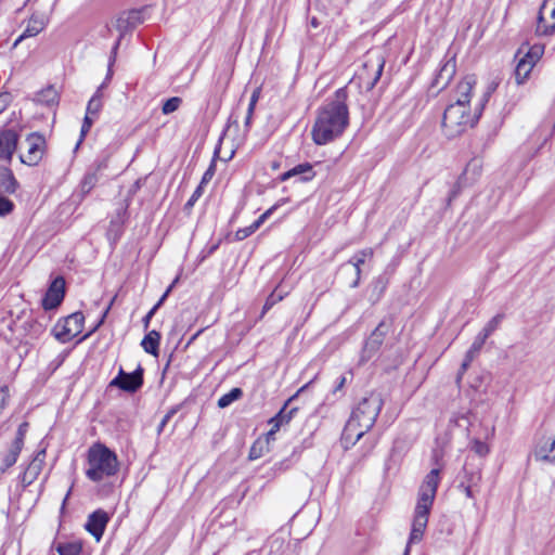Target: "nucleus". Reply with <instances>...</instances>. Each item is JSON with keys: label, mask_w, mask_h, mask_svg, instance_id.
I'll list each match as a JSON object with an SVG mask.
<instances>
[{"label": "nucleus", "mask_w": 555, "mask_h": 555, "mask_svg": "<svg viewBox=\"0 0 555 555\" xmlns=\"http://www.w3.org/2000/svg\"><path fill=\"white\" fill-rule=\"evenodd\" d=\"M475 85V76H466L456 87L455 102L444 109L442 129L448 138H454L461 134L467 127H473L478 121L486 103L496 88V85L491 83L472 113L469 108V101Z\"/></svg>", "instance_id": "1"}, {"label": "nucleus", "mask_w": 555, "mask_h": 555, "mask_svg": "<svg viewBox=\"0 0 555 555\" xmlns=\"http://www.w3.org/2000/svg\"><path fill=\"white\" fill-rule=\"evenodd\" d=\"M347 98V89L339 88L334 98L319 109L311 132L315 144H327L343 134L349 125Z\"/></svg>", "instance_id": "2"}, {"label": "nucleus", "mask_w": 555, "mask_h": 555, "mask_svg": "<svg viewBox=\"0 0 555 555\" xmlns=\"http://www.w3.org/2000/svg\"><path fill=\"white\" fill-rule=\"evenodd\" d=\"M439 483V468L431 469L423 479L417 493V502L414 509V517L409 542L403 555H409L410 545L412 543H418L423 539Z\"/></svg>", "instance_id": "3"}, {"label": "nucleus", "mask_w": 555, "mask_h": 555, "mask_svg": "<svg viewBox=\"0 0 555 555\" xmlns=\"http://www.w3.org/2000/svg\"><path fill=\"white\" fill-rule=\"evenodd\" d=\"M87 465L86 476L93 482H101L113 477L119 470V461L116 453L100 442L89 448Z\"/></svg>", "instance_id": "4"}, {"label": "nucleus", "mask_w": 555, "mask_h": 555, "mask_svg": "<svg viewBox=\"0 0 555 555\" xmlns=\"http://www.w3.org/2000/svg\"><path fill=\"white\" fill-rule=\"evenodd\" d=\"M383 400L379 395L371 393L363 398L351 413V418L360 424L362 429H371L382 410Z\"/></svg>", "instance_id": "5"}, {"label": "nucleus", "mask_w": 555, "mask_h": 555, "mask_svg": "<svg viewBox=\"0 0 555 555\" xmlns=\"http://www.w3.org/2000/svg\"><path fill=\"white\" fill-rule=\"evenodd\" d=\"M385 66V57L378 50H370L364 55L362 68L359 73V78L365 85L367 90H371L380 79Z\"/></svg>", "instance_id": "6"}, {"label": "nucleus", "mask_w": 555, "mask_h": 555, "mask_svg": "<svg viewBox=\"0 0 555 555\" xmlns=\"http://www.w3.org/2000/svg\"><path fill=\"white\" fill-rule=\"evenodd\" d=\"M85 317L81 312H74L60 320L52 328V334L61 343H68L79 335L83 328Z\"/></svg>", "instance_id": "7"}, {"label": "nucleus", "mask_w": 555, "mask_h": 555, "mask_svg": "<svg viewBox=\"0 0 555 555\" xmlns=\"http://www.w3.org/2000/svg\"><path fill=\"white\" fill-rule=\"evenodd\" d=\"M46 139L39 132L29 133L25 139V153L21 154L20 159L27 166H37L46 153Z\"/></svg>", "instance_id": "8"}, {"label": "nucleus", "mask_w": 555, "mask_h": 555, "mask_svg": "<svg viewBox=\"0 0 555 555\" xmlns=\"http://www.w3.org/2000/svg\"><path fill=\"white\" fill-rule=\"evenodd\" d=\"M390 325V322L383 320L372 332L370 337L366 339L362 350V362L370 360L379 350L386 335L389 332Z\"/></svg>", "instance_id": "9"}, {"label": "nucleus", "mask_w": 555, "mask_h": 555, "mask_svg": "<svg viewBox=\"0 0 555 555\" xmlns=\"http://www.w3.org/2000/svg\"><path fill=\"white\" fill-rule=\"evenodd\" d=\"M143 385V369L139 366L132 373H126L122 369L119 370L117 376L112 379L109 386L118 387L127 392H135Z\"/></svg>", "instance_id": "10"}, {"label": "nucleus", "mask_w": 555, "mask_h": 555, "mask_svg": "<svg viewBox=\"0 0 555 555\" xmlns=\"http://www.w3.org/2000/svg\"><path fill=\"white\" fill-rule=\"evenodd\" d=\"M555 31V0H544L537 25V34L547 36Z\"/></svg>", "instance_id": "11"}, {"label": "nucleus", "mask_w": 555, "mask_h": 555, "mask_svg": "<svg viewBox=\"0 0 555 555\" xmlns=\"http://www.w3.org/2000/svg\"><path fill=\"white\" fill-rule=\"evenodd\" d=\"M138 17V14L137 13H129V14H122L120 16L117 17L114 26L116 27V29L119 31V37L117 39V41L115 42L113 49H112V53H111V56H109V63H108V75L107 77H111L112 75V66L116 60V54H117V50H118V47L120 44V40L122 38V36L129 30L131 29L133 26H134V21L137 20Z\"/></svg>", "instance_id": "12"}, {"label": "nucleus", "mask_w": 555, "mask_h": 555, "mask_svg": "<svg viewBox=\"0 0 555 555\" xmlns=\"http://www.w3.org/2000/svg\"><path fill=\"white\" fill-rule=\"evenodd\" d=\"M65 295V280L62 276L55 278L49 286L42 299L44 310H52L61 305Z\"/></svg>", "instance_id": "13"}, {"label": "nucleus", "mask_w": 555, "mask_h": 555, "mask_svg": "<svg viewBox=\"0 0 555 555\" xmlns=\"http://www.w3.org/2000/svg\"><path fill=\"white\" fill-rule=\"evenodd\" d=\"M108 521V514L104 509L99 508L88 516L85 529L95 539L96 542H100Z\"/></svg>", "instance_id": "14"}, {"label": "nucleus", "mask_w": 555, "mask_h": 555, "mask_svg": "<svg viewBox=\"0 0 555 555\" xmlns=\"http://www.w3.org/2000/svg\"><path fill=\"white\" fill-rule=\"evenodd\" d=\"M17 141L18 135L14 130L4 129L0 131V159L11 160Z\"/></svg>", "instance_id": "15"}, {"label": "nucleus", "mask_w": 555, "mask_h": 555, "mask_svg": "<svg viewBox=\"0 0 555 555\" xmlns=\"http://www.w3.org/2000/svg\"><path fill=\"white\" fill-rule=\"evenodd\" d=\"M367 431H369V429H362V427H360V424L358 422H356L354 420L349 417V420L347 421V424L344 428L343 436H341V440H343L345 448L354 446L356 442L360 438H362Z\"/></svg>", "instance_id": "16"}, {"label": "nucleus", "mask_w": 555, "mask_h": 555, "mask_svg": "<svg viewBox=\"0 0 555 555\" xmlns=\"http://www.w3.org/2000/svg\"><path fill=\"white\" fill-rule=\"evenodd\" d=\"M286 202L287 199L285 198L279 201L275 205H273L272 207L267 209L262 215H260L259 218L255 220L250 225L237 230L235 233L237 240H245L254 232H256L263 224V222L274 212V210Z\"/></svg>", "instance_id": "17"}, {"label": "nucleus", "mask_w": 555, "mask_h": 555, "mask_svg": "<svg viewBox=\"0 0 555 555\" xmlns=\"http://www.w3.org/2000/svg\"><path fill=\"white\" fill-rule=\"evenodd\" d=\"M314 171L312 168V165L309 163H304L295 166L294 168L289 169L288 171L282 173L280 176L281 181H286L293 177H299V181L307 182L313 179Z\"/></svg>", "instance_id": "18"}, {"label": "nucleus", "mask_w": 555, "mask_h": 555, "mask_svg": "<svg viewBox=\"0 0 555 555\" xmlns=\"http://www.w3.org/2000/svg\"><path fill=\"white\" fill-rule=\"evenodd\" d=\"M373 254L374 253L372 248H364L359 250L348 260L347 263L353 266L356 271V279L352 282L351 287L356 288L359 286L361 280V266L367 258H372Z\"/></svg>", "instance_id": "19"}, {"label": "nucleus", "mask_w": 555, "mask_h": 555, "mask_svg": "<svg viewBox=\"0 0 555 555\" xmlns=\"http://www.w3.org/2000/svg\"><path fill=\"white\" fill-rule=\"evenodd\" d=\"M455 70H456L455 60H453V59L448 60L441 66L440 70L436 77V80H435L436 86L440 89H443L444 87H447L448 83L453 78Z\"/></svg>", "instance_id": "20"}, {"label": "nucleus", "mask_w": 555, "mask_h": 555, "mask_svg": "<svg viewBox=\"0 0 555 555\" xmlns=\"http://www.w3.org/2000/svg\"><path fill=\"white\" fill-rule=\"evenodd\" d=\"M18 185L12 170L8 167H0V192L13 194L18 189Z\"/></svg>", "instance_id": "21"}, {"label": "nucleus", "mask_w": 555, "mask_h": 555, "mask_svg": "<svg viewBox=\"0 0 555 555\" xmlns=\"http://www.w3.org/2000/svg\"><path fill=\"white\" fill-rule=\"evenodd\" d=\"M47 25V20L43 16H36L33 15L28 22V25L26 29L24 30L23 35H21L17 40L15 41V46L25 37H33L38 35L41 30L44 29Z\"/></svg>", "instance_id": "22"}, {"label": "nucleus", "mask_w": 555, "mask_h": 555, "mask_svg": "<svg viewBox=\"0 0 555 555\" xmlns=\"http://www.w3.org/2000/svg\"><path fill=\"white\" fill-rule=\"evenodd\" d=\"M159 340L160 334L156 331H151L149 334L144 336L141 346L143 347L145 352L153 356H157Z\"/></svg>", "instance_id": "23"}, {"label": "nucleus", "mask_w": 555, "mask_h": 555, "mask_svg": "<svg viewBox=\"0 0 555 555\" xmlns=\"http://www.w3.org/2000/svg\"><path fill=\"white\" fill-rule=\"evenodd\" d=\"M386 287H387V281L384 278L379 276V278L375 279L371 284V294L369 296V301L372 305L377 304L380 300V298L383 297V295L386 291Z\"/></svg>", "instance_id": "24"}, {"label": "nucleus", "mask_w": 555, "mask_h": 555, "mask_svg": "<svg viewBox=\"0 0 555 555\" xmlns=\"http://www.w3.org/2000/svg\"><path fill=\"white\" fill-rule=\"evenodd\" d=\"M37 102L47 106H54L59 103V93L52 86L47 87L37 94Z\"/></svg>", "instance_id": "25"}, {"label": "nucleus", "mask_w": 555, "mask_h": 555, "mask_svg": "<svg viewBox=\"0 0 555 555\" xmlns=\"http://www.w3.org/2000/svg\"><path fill=\"white\" fill-rule=\"evenodd\" d=\"M44 457H46V451L44 450L39 451L36 454V456L34 457V460L31 461V463L29 464V466L27 467V469L25 472V476L30 477V481L33 479H35L41 472L43 463H44Z\"/></svg>", "instance_id": "26"}, {"label": "nucleus", "mask_w": 555, "mask_h": 555, "mask_svg": "<svg viewBox=\"0 0 555 555\" xmlns=\"http://www.w3.org/2000/svg\"><path fill=\"white\" fill-rule=\"evenodd\" d=\"M533 66V61H530L525 56L518 61L515 69V77L518 83H521L528 77Z\"/></svg>", "instance_id": "27"}, {"label": "nucleus", "mask_w": 555, "mask_h": 555, "mask_svg": "<svg viewBox=\"0 0 555 555\" xmlns=\"http://www.w3.org/2000/svg\"><path fill=\"white\" fill-rule=\"evenodd\" d=\"M102 89L103 85L98 88L94 95L90 99L88 105H87V114L96 116L99 115L100 111L102 109L103 102H102Z\"/></svg>", "instance_id": "28"}, {"label": "nucleus", "mask_w": 555, "mask_h": 555, "mask_svg": "<svg viewBox=\"0 0 555 555\" xmlns=\"http://www.w3.org/2000/svg\"><path fill=\"white\" fill-rule=\"evenodd\" d=\"M56 551L60 555H80L82 543L80 541L60 543L56 546Z\"/></svg>", "instance_id": "29"}, {"label": "nucleus", "mask_w": 555, "mask_h": 555, "mask_svg": "<svg viewBox=\"0 0 555 555\" xmlns=\"http://www.w3.org/2000/svg\"><path fill=\"white\" fill-rule=\"evenodd\" d=\"M243 396V391L241 388H233L229 392L221 396L218 400V406L220 409L228 408L230 404H232L234 401L241 399Z\"/></svg>", "instance_id": "30"}, {"label": "nucleus", "mask_w": 555, "mask_h": 555, "mask_svg": "<svg viewBox=\"0 0 555 555\" xmlns=\"http://www.w3.org/2000/svg\"><path fill=\"white\" fill-rule=\"evenodd\" d=\"M22 449H23V447L18 446V443L11 444L8 453L3 457L2 470L8 469L9 467L13 466L16 463Z\"/></svg>", "instance_id": "31"}, {"label": "nucleus", "mask_w": 555, "mask_h": 555, "mask_svg": "<svg viewBox=\"0 0 555 555\" xmlns=\"http://www.w3.org/2000/svg\"><path fill=\"white\" fill-rule=\"evenodd\" d=\"M287 294H288V291L279 289V288L274 289L269 295V297L267 298V300L263 305L262 314H264L268 310H270L275 304L280 302Z\"/></svg>", "instance_id": "32"}, {"label": "nucleus", "mask_w": 555, "mask_h": 555, "mask_svg": "<svg viewBox=\"0 0 555 555\" xmlns=\"http://www.w3.org/2000/svg\"><path fill=\"white\" fill-rule=\"evenodd\" d=\"M503 320V314H496L494 315L482 328L481 332L478 333L480 337H482L485 340L500 326L501 322Z\"/></svg>", "instance_id": "33"}, {"label": "nucleus", "mask_w": 555, "mask_h": 555, "mask_svg": "<svg viewBox=\"0 0 555 555\" xmlns=\"http://www.w3.org/2000/svg\"><path fill=\"white\" fill-rule=\"evenodd\" d=\"M175 285V282L167 288V291L164 293V295L160 297V299L158 300V302L147 312V314L143 318V323H144V327L147 328L149 327V324H150V321L151 319L153 318V315L155 314V312L157 311V309L163 305V302L165 301L166 297L168 296V294L171 292L172 287Z\"/></svg>", "instance_id": "34"}, {"label": "nucleus", "mask_w": 555, "mask_h": 555, "mask_svg": "<svg viewBox=\"0 0 555 555\" xmlns=\"http://www.w3.org/2000/svg\"><path fill=\"white\" fill-rule=\"evenodd\" d=\"M182 103V99L179 96H172L166 100L163 104L162 112L165 115L176 112Z\"/></svg>", "instance_id": "35"}, {"label": "nucleus", "mask_w": 555, "mask_h": 555, "mask_svg": "<svg viewBox=\"0 0 555 555\" xmlns=\"http://www.w3.org/2000/svg\"><path fill=\"white\" fill-rule=\"evenodd\" d=\"M480 479H481V474H480L479 470L472 472L470 475H469V480H468L469 483L466 485V486L461 485V487H463L465 495L467 498H473L474 496L473 485H476L477 482H479Z\"/></svg>", "instance_id": "36"}, {"label": "nucleus", "mask_w": 555, "mask_h": 555, "mask_svg": "<svg viewBox=\"0 0 555 555\" xmlns=\"http://www.w3.org/2000/svg\"><path fill=\"white\" fill-rule=\"evenodd\" d=\"M552 441L546 440L543 444H538L534 451V456L539 461L547 462L550 456V444Z\"/></svg>", "instance_id": "37"}, {"label": "nucleus", "mask_w": 555, "mask_h": 555, "mask_svg": "<svg viewBox=\"0 0 555 555\" xmlns=\"http://www.w3.org/2000/svg\"><path fill=\"white\" fill-rule=\"evenodd\" d=\"M281 418H282V415H275V416H273L269 421V424L271 425V428L267 433V437H266L267 442H269L270 440H274L275 433L279 431L281 426H283V423L281 422Z\"/></svg>", "instance_id": "38"}, {"label": "nucleus", "mask_w": 555, "mask_h": 555, "mask_svg": "<svg viewBox=\"0 0 555 555\" xmlns=\"http://www.w3.org/2000/svg\"><path fill=\"white\" fill-rule=\"evenodd\" d=\"M486 340L477 335L474 339V343L472 344L470 348L467 350L466 356L475 359L478 353L480 352L482 346L485 345Z\"/></svg>", "instance_id": "39"}, {"label": "nucleus", "mask_w": 555, "mask_h": 555, "mask_svg": "<svg viewBox=\"0 0 555 555\" xmlns=\"http://www.w3.org/2000/svg\"><path fill=\"white\" fill-rule=\"evenodd\" d=\"M293 398L288 399L284 406L280 410V412L276 415H282L281 422L284 424L289 423V421L293 418L294 414L297 412V408H292L291 410H287L288 404Z\"/></svg>", "instance_id": "40"}, {"label": "nucleus", "mask_w": 555, "mask_h": 555, "mask_svg": "<svg viewBox=\"0 0 555 555\" xmlns=\"http://www.w3.org/2000/svg\"><path fill=\"white\" fill-rule=\"evenodd\" d=\"M543 52H544L543 46L534 44L529 49V51L526 53L525 57L530 61H533V63L535 64V62L539 61V59L542 56Z\"/></svg>", "instance_id": "41"}, {"label": "nucleus", "mask_w": 555, "mask_h": 555, "mask_svg": "<svg viewBox=\"0 0 555 555\" xmlns=\"http://www.w3.org/2000/svg\"><path fill=\"white\" fill-rule=\"evenodd\" d=\"M14 209V204L11 199L0 196V217L11 214Z\"/></svg>", "instance_id": "42"}, {"label": "nucleus", "mask_w": 555, "mask_h": 555, "mask_svg": "<svg viewBox=\"0 0 555 555\" xmlns=\"http://www.w3.org/2000/svg\"><path fill=\"white\" fill-rule=\"evenodd\" d=\"M470 449L481 457L486 456L489 453V447L480 440H474L472 442Z\"/></svg>", "instance_id": "43"}, {"label": "nucleus", "mask_w": 555, "mask_h": 555, "mask_svg": "<svg viewBox=\"0 0 555 555\" xmlns=\"http://www.w3.org/2000/svg\"><path fill=\"white\" fill-rule=\"evenodd\" d=\"M96 116L90 115L86 113V116L83 118V122L80 130V142L85 138V135L89 132L90 128L92 127L94 119Z\"/></svg>", "instance_id": "44"}, {"label": "nucleus", "mask_w": 555, "mask_h": 555, "mask_svg": "<svg viewBox=\"0 0 555 555\" xmlns=\"http://www.w3.org/2000/svg\"><path fill=\"white\" fill-rule=\"evenodd\" d=\"M96 116L90 115L86 113V116L83 118V122L80 130V142L85 138V135L89 132L90 128L92 127L94 119Z\"/></svg>", "instance_id": "45"}, {"label": "nucleus", "mask_w": 555, "mask_h": 555, "mask_svg": "<svg viewBox=\"0 0 555 555\" xmlns=\"http://www.w3.org/2000/svg\"><path fill=\"white\" fill-rule=\"evenodd\" d=\"M96 116L90 115L86 113V116L83 118V122L80 130V142L85 138V135L89 132L90 128L92 127L94 119Z\"/></svg>", "instance_id": "46"}, {"label": "nucleus", "mask_w": 555, "mask_h": 555, "mask_svg": "<svg viewBox=\"0 0 555 555\" xmlns=\"http://www.w3.org/2000/svg\"><path fill=\"white\" fill-rule=\"evenodd\" d=\"M27 430H28V423H26V422L22 423L17 428L16 437L12 443H15V444L18 443V446L23 447Z\"/></svg>", "instance_id": "47"}, {"label": "nucleus", "mask_w": 555, "mask_h": 555, "mask_svg": "<svg viewBox=\"0 0 555 555\" xmlns=\"http://www.w3.org/2000/svg\"><path fill=\"white\" fill-rule=\"evenodd\" d=\"M260 94H261V89L260 88L254 89V91H253V93L250 95V99H249L248 108L255 109L256 104H257L258 100L260 99Z\"/></svg>", "instance_id": "48"}, {"label": "nucleus", "mask_w": 555, "mask_h": 555, "mask_svg": "<svg viewBox=\"0 0 555 555\" xmlns=\"http://www.w3.org/2000/svg\"><path fill=\"white\" fill-rule=\"evenodd\" d=\"M202 195V188L198 186L186 202V207H192Z\"/></svg>", "instance_id": "49"}, {"label": "nucleus", "mask_w": 555, "mask_h": 555, "mask_svg": "<svg viewBox=\"0 0 555 555\" xmlns=\"http://www.w3.org/2000/svg\"><path fill=\"white\" fill-rule=\"evenodd\" d=\"M9 399L8 389L5 387L0 388V411L4 409Z\"/></svg>", "instance_id": "50"}, {"label": "nucleus", "mask_w": 555, "mask_h": 555, "mask_svg": "<svg viewBox=\"0 0 555 555\" xmlns=\"http://www.w3.org/2000/svg\"><path fill=\"white\" fill-rule=\"evenodd\" d=\"M474 359L467 357L465 354V358L463 360V363L461 365V370H460V373H459V379L462 377V375L466 372V370L468 369V366L470 365V363L473 362Z\"/></svg>", "instance_id": "51"}, {"label": "nucleus", "mask_w": 555, "mask_h": 555, "mask_svg": "<svg viewBox=\"0 0 555 555\" xmlns=\"http://www.w3.org/2000/svg\"><path fill=\"white\" fill-rule=\"evenodd\" d=\"M10 101V95L8 93H0V113L3 112Z\"/></svg>", "instance_id": "52"}, {"label": "nucleus", "mask_w": 555, "mask_h": 555, "mask_svg": "<svg viewBox=\"0 0 555 555\" xmlns=\"http://www.w3.org/2000/svg\"><path fill=\"white\" fill-rule=\"evenodd\" d=\"M254 111L255 109L247 108V114H246L245 121H244L246 130H248L249 127H250L253 115H254Z\"/></svg>", "instance_id": "53"}, {"label": "nucleus", "mask_w": 555, "mask_h": 555, "mask_svg": "<svg viewBox=\"0 0 555 555\" xmlns=\"http://www.w3.org/2000/svg\"><path fill=\"white\" fill-rule=\"evenodd\" d=\"M175 411H169L162 420L160 424H159V428L158 430L162 431L163 428L165 427V425L169 422V420L171 418V416L173 415Z\"/></svg>", "instance_id": "54"}, {"label": "nucleus", "mask_w": 555, "mask_h": 555, "mask_svg": "<svg viewBox=\"0 0 555 555\" xmlns=\"http://www.w3.org/2000/svg\"><path fill=\"white\" fill-rule=\"evenodd\" d=\"M550 456H548V460L547 462L552 463L555 465V440H552L551 444H550Z\"/></svg>", "instance_id": "55"}, {"label": "nucleus", "mask_w": 555, "mask_h": 555, "mask_svg": "<svg viewBox=\"0 0 555 555\" xmlns=\"http://www.w3.org/2000/svg\"><path fill=\"white\" fill-rule=\"evenodd\" d=\"M345 383H346V377L345 376H340L339 380H338V383H337V385H336V387L334 389V391L340 390L344 387Z\"/></svg>", "instance_id": "56"}, {"label": "nucleus", "mask_w": 555, "mask_h": 555, "mask_svg": "<svg viewBox=\"0 0 555 555\" xmlns=\"http://www.w3.org/2000/svg\"><path fill=\"white\" fill-rule=\"evenodd\" d=\"M259 453H257V443L253 446L251 450H250V453H249V457L250 459H257L259 457Z\"/></svg>", "instance_id": "57"}, {"label": "nucleus", "mask_w": 555, "mask_h": 555, "mask_svg": "<svg viewBox=\"0 0 555 555\" xmlns=\"http://www.w3.org/2000/svg\"><path fill=\"white\" fill-rule=\"evenodd\" d=\"M212 173H214V172H212V167H210V168L205 172V175H204V177H203V181H206L209 177H211V176H212Z\"/></svg>", "instance_id": "58"}, {"label": "nucleus", "mask_w": 555, "mask_h": 555, "mask_svg": "<svg viewBox=\"0 0 555 555\" xmlns=\"http://www.w3.org/2000/svg\"><path fill=\"white\" fill-rule=\"evenodd\" d=\"M202 331H198L196 334H194V336L191 338V341H193L199 334H201Z\"/></svg>", "instance_id": "59"}, {"label": "nucleus", "mask_w": 555, "mask_h": 555, "mask_svg": "<svg viewBox=\"0 0 555 555\" xmlns=\"http://www.w3.org/2000/svg\"><path fill=\"white\" fill-rule=\"evenodd\" d=\"M307 386H308V385H305V386L300 387V389L298 390V393H299V392H301V391H304V390L307 388Z\"/></svg>", "instance_id": "60"}]
</instances>
